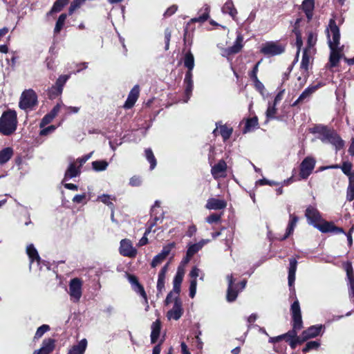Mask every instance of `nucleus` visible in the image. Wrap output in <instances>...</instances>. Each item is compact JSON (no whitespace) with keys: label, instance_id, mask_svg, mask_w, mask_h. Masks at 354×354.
<instances>
[{"label":"nucleus","instance_id":"15","mask_svg":"<svg viewBox=\"0 0 354 354\" xmlns=\"http://www.w3.org/2000/svg\"><path fill=\"white\" fill-rule=\"evenodd\" d=\"M227 164L223 160L212 167L211 174L214 179L224 178L226 176Z\"/></svg>","mask_w":354,"mask_h":354},{"label":"nucleus","instance_id":"14","mask_svg":"<svg viewBox=\"0 0 354 354\" xmlns=\"http://www.w3.org/2000/svg\"><path fill=\"white\" fill-rule=\"evenodd\" d=\"M305 216L308 219V223L313 225L317 229V226L322 225V223H318L321 219V216L318 210L312 206H309L305 213Z\"/></svg>","mask_w":354,"mask_h":354},{"label":"nucleus","instance_id":"31","mask_svg":"<svg viewBox=\"0 0 354 354\" xmlns=\"http://www.w3.org/2000/svg\"><path fill=\"white\" fill-rule=\"evenodd\" d=\"M243 38L241 35L239 34L234 45L225 49V52L227 55L236 54L239 53L243 47Z\"/></svg>","mask_w":354,"mask_h":354},{"label":"nucleus","instance_id":"40","mask_svg":"<svg viewBox=\"0 0 354 354\" xmlns=\"http://www.w3.org/2000/svg\"><path fill=\"white\" fill-rule=\"evenodd\" d=\"M276 105L277 104H275L274 103H270V102L268 103V109H267L266 112V118H267L266 122L269 120H272V119H275L276 118V117H275V115L277 113Z\"/></svg>","mask_w":354,"mask_h":354},{"label":"nucleus","instance_id":"27","mask_svg":"<svg viewBox=\"0 0 354 354\" xmlns=\"http://www.w3.org/2000/svg\"><path fill=\"white\" fill-rule=\"evenodd\" d=\"M322 328V325H315L309 327L302 332L303 336L304 337V339L308 340L309 339L316 337L321 333Z\"/></svg>","mask_w":354,"mask_h":354},{"label":"nucleus","instance_id":"28","mask_svg":"<svg viewBox=\"0 0 354 354\" xmlns=\"http://www.w3.org/2000/svg\"><path fill=\"white\" fill-rule=\"evenodd\" d=\"M210 8L207 5H205L204 8L198 12L197 17L192 18L189 22H205L209 17Z\"/></svg>","mask_w":354,"mask_h":354},{"label":"nucleus","instance_id":"2","mask_svg":"<svg viewBox=\"0 0 354 354\" xmlns=\"http://www.w3.org/2000/svg\"><path fill=\"white\" fill-rule=\"evenodd\" d=\"M290 311L292 319V329L281 335L286 342L294 339L297 335L298 330H301L303 327L301 308L297 299L291 305Z\"/></svg>","mask_w":354,"mask_h":354},{"label":"nucleus","instance_id":"35","mask_svg":"<svg viewBox=\"0 0 354 354\" xmlns=\"http://www.w3.org/2000/svg\"><path fill=\"white\" fill-rule=\"evenodd\" d=\"M222 10L224 13L229 14L232 17V19L234 21H237V19H238L236 17L237 10L234 8V6L232 1H227L223 6Z\"/></svg>","mask_w":354,"mask_h":354},{"label":"nucleus","instance_id":"62","mask_svg":"<svg viewBox=\"0 0 354 354\" xmlns=\"http://www.w3.org/2000/svg\"><path fill=\"white\" fill-rule=\"evenodd\" d=\"M56 129L55 125H50L46 128H44L39 133L40 136H47L48 134L53 133Z\"/></svg>","mask_w":354,"mask_h":354},{"label":"nucleus","instance_id":"17","mask_svg":"<svg viewBox=\"0 0 354 354\" xmlns=\"http://www.w3.org/2000/svg\"><path fill=\"white\" fill-rule=\"evenodd\" d=\"M216 128L213 131V134L217 136L220 133L224 141L228 140L232 133V128L223 125L221 122H216Z\"/></svg>","mask_w":354,"mask_h":354},{"label":"nucleus","instance_id":"24","mask_svg":"<svg viewBox=\"0 0 354 354\" xmlns=\"http://www.w3.org/2000/svg\"><path fill=\"white\" fill-rule=\"evenodd\" d=\"M26 253L30 259V269L33 266L35 261H36L37 266H39L41 259L33 244H30L26 247Z\"/></svg>","mask_w":354,"mask_h":354},{"label":"nucleus","instance_id":"51","mask_svg":"<svg viewBox=\"0 0 354 354\" xmlns=\"http://www.w3.org/2000/svg\"><path fill=\"white\" fill-rule=\"evenodd\" d=\"M317 41V35L313 32H309L308 35V46L306 48L313 49V46Z\"/></svg>","mask_w":354,"mask_h":354},{"label":"nucleus","instance_id":"50","mask_svg":"<svg viewBox=\"0 0 354 354\" xmlns=\"http://www.w3.org/2000/svg\"><path fill=\"white\" fill-rule=\"evenodd\" d=\"M50 330V327L48 325H46V324H44L41 326H39L36 333H35V339H39L40 337H41L43 336V335L47 332L48 330Z\"/></svg>","mask_w":354,"mask_h":354},{"label":"nucleus","instance_id":"30","mask_svg":"<svg viewBox=\"0 0 354 354\" xmlns=\"http://www.w3.org/2000/svg\"><path fill=\"white\" fill-rule=\"evenodd\" d=\"M299 221V218L290 213V219L288 221V224L286 228V232L283 237L281 240H285L287 239L292 232H294L295 227L297 225V223Z\"/></svg>","mask_w":354,"mask_h":354},{"label":"nucleus","instance_id":"19","mask_svg":"<svg viewBox=\"0 0 354 354\" xmlns=\"http://www.w3.org/2000/svg\"><path fill=\"white\" fill-rule=\"evenodd\" d=\"M330 49L328 66L330 68L337 66L342 56L343 46L342 47H329Z\"/></svg>","mask_w":354,"mask_h":354},{"label":"nucleus","instance_id":"64","mask_svg":"<svg viewBox=\"0 0 354 354\" xmlns=\"http://www.w3.org/2000/svg\"><path fill=\"white\" fill-rule=\"evenodd\" d=\"M177 9L178 6L176 5H172L167 9L164 13V16L166 17L171 16L177 11Z\"/></svg>","mask_w":354,"mask_h":354},{"label":"nucleus","instance_id":"34","mask_svg":"<svg viewBox=\"0 0 354 354\" xmlns=\"http://www.w3.org/2000/svg\"><path fill=\"white\" fill-rule=\"evenodd\" d=\"M71 0H56L50 10L48 12V15H53L55 13L59 12L63 8L68 4Z\"/></svg>","mask_w":354,"mask_h":354},{"label":"nucleus","instance_id":"11","mask_svg":"<svg viewBox=\"0 0 354 354\" xmlns=\"http://www.w3.org/2000/svg\"><path fill=\"white\" fill-rule=\"evenodd\" d=\"M82 281L78 278H74L69 283L68 294L73 302H78L82 297Z\"/></svg>","mask_w":354,"mask_h":354},{"label":"nucleus","instance_id":"32","mask_svg":"<svg viewBox=\"0 0 354 354\" xmlns=\"http://www.w3.org/2000/svg\"><path fill=\"white\" fill-rule=\"evenodd\" d=\"M87 346V341L82 339L77 344L73 345L68 351L69 354H84Z\"/></svg>","mask_w":354,"mask_h":354},{"label":"nucleus","instance_id":"22","mask_svg":"<svg viewBox=\"0 0 354 354\" xmlns=\"http://www.w3.org/2000/svg\"><path fill=\"white\" fill-rule=\"evenodd\" d=\"M227 207V202L225 200L216 198H210L207 200L205 207L208 209L219 210Z\"/></svg>","mask_w":354,"mask_h":354},{"label":"nucleus","instance_id":"57","mask_svg":"<svg viewBox=\"0 0 354 354\" xmlns=\"http://www.w3.org/2000/svg\"><path fill=\"white\" fill-rule=\"evenodd\" d=\"M165 276L158 274V279L157 282V290L158 292H161L165 288Z\"/></svg>","mask_w":354,"mask_h":354},{"label":"nucleus","instance_id":"4","mask_svg":"<svg viewBox=\"0 0 354 354\" xmlns=\"http://www.w3.org/2000/svg\"><path fill=\"white\" fill-rule=\"evenodd\" d=\"M315 132L319 134V139L324 143H330L333 145L336 150L343 148L344 140L333 130L328 129L325 127L319 126L315 128Z\"/></svg>","mask_w":354,"mask_h":354},{"label":"nucleus","instance_id":"29","mask_svg":"<svg viewBox=\"0 0 354 354\" xmlns=\"http://www.w3.org/2000/svg\"><path fill=\"white\" fill-rule=\"evenodd\" d=\"M297 261L295 259H290L289 270H288V286L291 288L293 286L295 280V273L297 270Z\"/></svg>","mask_w":354,"mask_h":354},{"label":"nucleus","instance_id":"46","mask_svg":"<svg viewBox=\"0 0 354 354\" xmlns=\"http://www.w3.org/2000/svg\"><path fill=\"white\" fill-rule=\"evenodd\" d=\"M62 91L59 88L57 87L55 85L52 86L48 90V95L50 99H55L57 97L59 96Z\"/></svg>","mask_w":354,"mask_h":354},{"label":"nucleus","instance_id":"52","mask_svg":"<svg viewBox=\"0 0 354 354\" xmlns=\"http://www.w3.org/2000/svg\"><path fill=\"white\" fill-rule=\"evenodd\" d=\"M155 223H150V226L149 229H147L145 233V236H142L138 243V246H142L146 245L148 243V239L146 237V235L150 232L151 228L155 225Z\"/></svg>","mask_w":354,"mask_h":354},{"label":"nucleus","instance_id":"45","mask_svg":"<svg viewBox=\"0 0 354 354\" xmlns=\"http://www.w3.org/2000/svg\"><path fill=\"white\" fill-rule=\"evenodd\" d=\"M156 207H160V202L159 201H156L153 206L151 208V214L153 216V220L151 223H155V224L159 221H161L163 218V212H160V216L157 215L158 213L156 212Z\"/></svg>","mask_w":354,"mask_h":354},{"label":"nucleus","instance_id":"58","mask_svg":"<svg viewBox=\"0 0 354 354\" xmlns=\"http://www.w3.org/2000/svg\"><path fill=\"white\" fill-rule=\"evenodd\" d=\"M171 32L169 29H166L165 31V50H167L169 48V42L171 39Z\"/></svg>","mask_w":354,"mask_h":354},{"label":"nucleus","instance_id":"6","mask_svg":"<svg viewBox=\"0 0 354 354\" xmlns=\"http://www.w3.org/2000/svg\"><path fill=\"white\" fill-rule=\"evenodd\" d=\"M37 104V96L32 89L24 91L20 97L19 106L23 110L32 109Z\"/></svg>","mask_w":354,"mask_h":354},{"label":"nucleus","instance_id":"1","mask_svg":"<svg viewBox=\"0 0 354 354\" xmlns=\"http://www.w3.org/2000/svg\"><path fill=\"white\" fill-rule=\"evenodd\" d=\"M184 66L187 68L183 81L185 86V97L183 102L186 103L190 99L194 88L192 80V70L194 67V57L191 52H187L184 57Z\"/></svg>","mask_w":354,"mask_h":354},{"label":"nucleus","instance_id":"7","mask_svg":"<svg viewBox=\"0 0 354 354\" xmlns=\"http://www.w3.org/2000/svg\"><path fill=\"white\" fill-rule=\"evenodd\" d=\"M185 275V270L184 268L179 266L177 270V272L174 277V281H173V290L167 295L165 304V305H169L170 304V301H171V299L173 298L174 295L179 296V294L180 292V286L182 283V281L183 280V277Z\"/></svg>","mask_w":354,"mask_h":354},{"label":"nucleus","instance_id":"61","mask_svg":"<svg viewBox=\"0 0 354 354\" xmlns=\"http://www.w3.org/2000/svg\"><path fill=\"white\" fill-rule=\"evenodd\" d=\"M221 216L216 214H212L206 218V221L209 223H214L220 221Z\"/></svg>","mask_w":354,"mask_h":354},{"label":"nucleus","instance_id":"60","mask_svg":"<svg viewBox=\"0 0 354 354\" xmlns=\"http://www.w3.org/2000/svg\"><path fill=\"white\" fill-rule=\"evenodd\" d=\"M54 118L50 115L49 113L46 114L41 120L40 122V127L44 128L46 125L50 123Z\"/></svg>","mask_w":354,"mask_h":354},{"label":"nucleus","instance_id":"36","mask_svg":"<svg viewBox=\"0 0 354 354\" xmlns=\"http://www.w3.org/2000/svg\"><path fill=\"white\" fill-rule=\"evenodd\" d=\"M160 332V322L156 320L151 324V342L154 344L158 340Z\"/></svg>","mask_w":354,"mask_h":354},{"label":"nucleus","instance_id":"25","mask_svg":"<svg viewBox=\"0 0 354 354\" xmlns=\"http://www.w3.org/2000/svg\"><path fill=\"white\" fill-rule=\"evenodd\" d=\"M314 8L315 0H304L300 6V9L305 13L308 21L313 18Z\"/></svg>","mask_w":354,"mask_h":354},{"label":"nucleus","instance_id":"13","mask_svg":"<svg viewBox=\"0 0 354 354\" xmlns=\"http://www.w3.org/2000/svg\"><path fill=\"white\" fill-rule=\"evenodd\" d=\"M120 253L124 257L132 258L136 256L137 250L133 246L130 240L125 239L120 241Z\"/></svg>","mask_w":354,"mask_h":354},{"label":"nucleus","instance_id":"56","mask_svg":"<svg viewBox=\"0 0 354 354\" xmlns=\"http://www.w3.org/2000/svg\"><path fill=\"white\" fill-rule=\"evenodd\" d=\"M166 258L165 257H163L160 253H159L153 257L151 265L153 268H155L159 264H160Z\"/></svg>","mask_w":354,"mask_h":354},{"label":"nucleus","instance_id":"49","mask_svg":"<svg viewBox=\"0 0 354 354\" xmlns=\"http://www.w3.org/2000/svg\"><path fill=\"white\" fill-rule=\"evenodd\" d=\"M320 346V343L317 341H310L307 342L306 346L303 348V352L306 353L313 349H317Z\"/></svg>","mask_w":354,"mask_h":354},{"label":"nucleus","instance_id":"16","mask_svg":"<svg viewBox=\"0 0 354 354\" xmlns=\"http://www.w3.org/2000/svg\"><path fill=\"white\" fill-rule=\"evenodd\" d=\"M318 87L319 86L317 85V86H310L307 87L301 93V94L299 96L297 100L292 103V106H296L297 105H298L299 104H302L306 102H308L310 100L313 93L316 91V90L318 88Z\"/></svg>","mask_w":354,"mask_h":354},{"label":"nucleus","instance_id":"48","mask_svg":"<svg viewBox=\"0 0 354 354\" xmlns=\"http://www.w3.org/2000/svg\"><path fill=\"white\" fill-rule=\"evenodd\" d=\"M70 75H60L57 80H56V82L55 85L59 88L62 91H63V88L67 80L69 79Z\"/></svg>","mask_w":354,"mask_h":354},{"label":"nucleus","instance_id":"26","mask_svg":"<svg viewBox=\"0 0 354 354\" xmlns=\"http://www.w3.org/2000/svg\"><path fill=\"white\" fill-rule=\"evenodd\" d=\"M140 89L138 85L133 86V88L131 90L128 97L124 103V108L131 109L137 101L139 97Z\"/></svg>","mask_w":354,"mask_h":354},{"label":"nucleus","instance_id":"20","mask_svg":"<svg viewBox=\"0 0 354 354\" xmlns=\"http://www.w3.org/2000/svg\"><path fill=\"white\" fill-rule=\"evenodd\" d=\"M317 229L323 233L345 234L343 228L337 227L333 223L328 221L323 222L322 225L317 226Z\"/></svg>","mask_w":354,"mask_h":354},{"label":"nucleus","instance_id":"47","mask_svg":"<svg viewBox=\"0 0 354 354\" xmlns=\"http://www.w3.org/2000/svg\"><path fill=\"white\" fill-rule=\"evenodd\" d=\"M345 269L349 284H353V283H354V274L351 263H347L345 266Z\"/></svg>","mask_w":354,"mask_h":354},{"label":"nucleus","instance_id":"10","mask_svg":"<svg viewBox=\"0 0 354 354\" xmlns=\"http://www.w3.org/2000/svg\"><path fill=\"white\" fill-rule=\"evenodd\" d=\"M285 46L278 42L268 41L262 45L261 52L266 56H275L283 53Z\"/></svg>","mask_w":354,"mask_h":354},{"label":"nucleus","instance_id":"12","mask_svg":"<svg viewBox=\"0 0 354 354\" xmlns=\"http://www.w3.org/2000/svg\"><path fill=\"white\" fill-rule=\"evenodd\" d=\"M315 160L310 156L305 158L300 165L299 176L301 178H307L315 166Z\"/></svg>","mask_w":354,"mask_h":354},{"label":"nucleus","instance_id":"23","mask_svg":"<svg viewBox=\"0 0 354 354\" xmlns=\"http://www.w3.org/2000/svg\"><path fill=\"white\" fill-rule=\"evenodd\" d=\"M314 49L305 48L303 52L302 59L301 62V69L304 71V73H307L312 59V55Z\"/></svg>","mask_w":354,"mask_h":354},{"label":"nucleus","instance_id":"33","mask_svg":"<svg viewBox=\"0 0 354 354\" xmlns=\"http://www.w3.org/2000/svg\"><path fill=\"white\" fill-rule=\"evenodd\" d=\"M209 242V239H202L198 243L190 244L187 248V252L188 253V256H194L196 252H198L207 243Z\"/></svg>","mask_w":354,"mask_h":354},{"label":"nucleus","instance_id":"53","mask_svg":"<svg viewBox=\"0 0 354 354\" xmlns=\"http://www.w3.org/2000/svg\"><path fill=\"white\" fill-rule=\"evenodd\" d=\"M113 198L110 195L107 194H102L101 196H99L97 198V200L100 201L103 203L107 205L108 206L113 207V204L111 201Z\"/></svg>","mask_w":354,"mask_h":354},{"label":"nucleus","instance_id":"43","mask_svg":"<svg viewBox=\"0 0 354 354\" xmlns=\"http://www.w3.org/2000/svg\"><path fill=\"white\" fill-rule=\"evenodd\" d=\"M108 162L105 160H96L92 162L94 170L97 171H104L108 167Z\"/></svg>","mask_w":354,"mask_h":354},{"label":"nucleus","instance_id":"41","mask_svg":"<svg viewBox=\"0 0 354 354\" xmlns=\"http://www.w3.org/2000/svg\"><path fill=\"white\" fill-rule=\"evenodd\" d=\"M258 125V119L257 117H254L252 118H250L247 120L245 129H244V133L252 131L254 128H256Z\"/></svg>","mask_w":354,"mask_h":354},{"label":"nucleus","instance_id":"42","mask_svg":"<svg viewBox=\"0 0 354 354\" xmlns=\"http://www.w3.org/2000/svg\"><path fill=\"white\" fill-rule=\"evenodd\" d=\"M145 156L150 163V169H153L156 166V160L151 149H147L145 150Z\"/></svg>","mask_w":354,"mask_h":354},{"label":"nucleus","instance_id":"8","mask_svg":"<svg viewBox=\"0 0 354 354\" xmlns=\"http://www.w3.org/2000/svg\"><path fill=\"white\" fill-rule=\"evenodd\" d=\"M326 31L329 47H341L339 46V28L336 25V24H329Z\"/></svg>","mask_w":354,"mask_h":354},{"label":"nucleus","instance_id":"3","mask_svg":"<svg viewBox=\"0 0 354 354\" xmlns=\"http://www.w3.org/2000/svg\"><path fill=\"white\" fill-rule=\"evenodd\" d=\"M17 127V112L10 109L4 111L0 118V133L10 136L16 131Z\"/></svg>","mask_w":354,"mask_h":354},{"label":"nucleus","instance_id":"63","mask_svg":"<svg viewBox=\"0 0 354 354\" xmlns=\"http://www.w3.org/2000/svg\"><path fill=\"white\" fill-rule=\"evenodd\" d=\"M254 82V87L257 91H259L261 94L263 93L265 90L264 85L260 82L259 79L252 80Z\"/></svg>","mask_w":354,"mask_h":354},{"label":"nucleus","instance_id":"38","mask_svg":"<svg viewBox=\"0 0 354 354\" xmlns=\"http://www.w3.org/2000/svg\"><path fill=\"white\" fill-rule=\"evenodd\" d=\"M13 150L10 147H6L0 151V164L7 162L11 158Z\"/></svg>","mask_w":354,"mask_h":354},{"label":"nucleus","instance_id":"5","mask_svg":"<svg viewBox=\"0 0 354 354\" xmlns=\"http://www.w3.org/2000/svg\"><path fill=\"white\" fill-rule=\"evenodd\" d=\"M353 165L349 162H344L342 166L338 165L326 167L324 169L340 168L342 172L348 178V185L346 189V200L351 202L354 200V170H352Z\"/></svg>","mask_w":354,"mask_h":354},{"label":"nucleus","instance_id":"54","mask_svg":"<svg viewBox=\"0 0 354 354\" xmlns=\"http://www.w3.org/2000/svg\"><path fill=\"white\" fill-rule=\"evenodd\" d=\"M175 247L174 243H169L166 245H165L161 251L160 252L163 257L167 258V257L169 254L171 250Z\"/></svg>","mask_w":354,"mask_h":354},{"label":"nucleus","instance_id":"59","mask_svg":"<svg viewBox=\"0 0 354 354\" xmlns=\"http://www.w3.org/2000/svg\"><path fill=\"white\" fill-rule=\"evenodd\" d=\"M196 286H197V281L196 280H191L190 286H189V296L192 298H194L196 295Z\"/></svg>","mask_w":354,"mask_h":354},{"label":"nucleus","instance_id":"55","mask_svg":"<svg viewBox=\"0 0 354 354\" xmlns=\"http://www.w3.org/2000/svg\"><path fill=\"white\" fill-rule=\"evenodd\" d=\"M133 290L144 299V301L147 304V294L144 290V288L142 285L138 284L133 287Z\"/></svg>","mask_w":354,"mask_h":354},{"label":"nucleus","instance_id":"37","mask_svg":"<svg viewBox=\"0 0 354 354\" xmlns=\"http://www.w3.org/2000/svg\"><path fill=\"white\" fill-rule=\"evenodd\" d=\"M298 24H295V26L292 29V32L295 33V35L296 36V46L297 48V53H296V59L297 60L298 59L299 52H300L301 48L303 45L301 35L299 30Z\"/></svg>","mask_w":354,"mask_h":354},{"label":"nucleus","instance_id":"44","mask_svg":"<svg viewBox=\"0 0 354 354\" xmlns=\"http://www.w3.org/2000/svg\"><path fill=\"white\" fill-rule=\"evenodd\" d=\"M193 24H187L184 29V41L189 42L192 37V32L194 30Z\"/></svg>","mask_w":354,"mask_h":354},{"label":"nucleus","instance_id":"21","mask_svg":"<svg viewBox=\"0 0 354 354\" xmlns=\"http://www.w3.org/2000/svg\"><path fill=\"white\" fill-rule=\"evenodd\" d=\"M227 280L228 281V288L227 292V300L229 302H232L236 300L238 296V291L236 290L234 286V279L233 278L232 274H229L227 276Z\"/></svg>","mask_w":354,"mask_h":354},{"label":"nucleus","instance_id":"9","mask_svg":"<svg viewBox=\"0 0 354 354\" xmlns=\"http://www.w3.org/2000/svg\"><path fill=\"white\" fill-rule=\"evenodd\" d=\"M174 302L173 307L167 313L168 319L178 320L183 314V302L179 296L174 295L170 303Z\"/></svg>","mask_w":354,"mask_h":354},{"label":"nucleus","instance_id":"39","mask_svg":"<svg viewBox=\"0 0 354 354\" xmlns=\"http://www.w3.org/2000/svg\"><path fill=\"white\" fill-rule=\"evenodd\" d=\"M54 340L53 339H48L44 340L42 346L39 348L40 351L49 354L54 348Z\"/></svg>","mask_w":354,"mask_h":354},{"label":"nucleus","instance_id":"18","mask_svg":"<svg viewBox=\"0 0 354 354\" xmlns=\"http://www.w3.org/2000/svg\"><path fill=\"white\" fill-rule=\"evenodd\" d=\"M80 173V166L77 165L76 162L70 163L65 171L62 183L66 182L73 178L78 176Z\"/></svg>","mask_w":354,"mask_h":354}]
</instances>
